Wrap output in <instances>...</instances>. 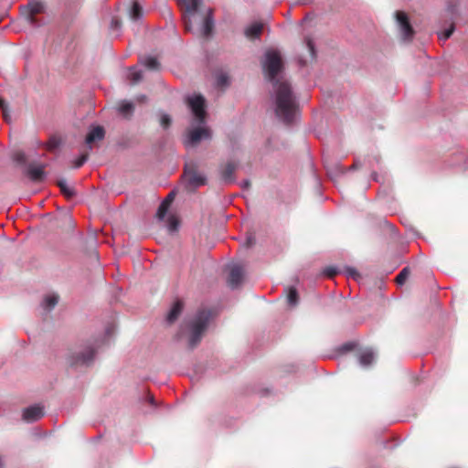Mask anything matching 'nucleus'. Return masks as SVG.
I'll list each match as a JSON object with an SVG mask.
<instances>
[{
  "mask_svg": "<svg viewBox=\"0 0 468 468\" xmlns=\"http://www.w3.org/2000/svg\"><path fill=\"white\" fill-rule=\"evenodd\" d=\"M454 31V26L452 25L449 28L445 29L441 33L439 34V39L441 41H446L451 37Z\"/></svg>",
  "mask_w": 468,
  "mask_h": 468,
  "instance_id": "obj_32",
  "label": "nucleus"
},
{
  "mask_svg": "<svg viewBox=\"0 0 468 468\" xmlns=\"http://www.w3.org/2000/svg\"><path fill=\"white\" fill-rule=\"evenodd\" d=\"M105 131L102 126L93 127L86 135L85 143L88 145L89 151L92 149L91 144L97 141H101L104 138Z\"/></svg>",
  "mask_w": 468,
  "mask_h": 468,
  "instance_id": "obj_14",
  "label": "nucleus"
},
{
  "mask_svg": "<svg viewBox=\"0 0 468 468\" xmlns=\"http://www.w3.org/2000/svg\"><path fill=\"white\" fill-rule=\"evenodd\" d=\"M243 270L240 265L235 264L231 266L228 278L229 286L231 289H236L242 282Z\"/></svg>",
  "mask_w": 468,
  "mask_h": 468,
  "instance_id": "obj_13",
  "label": "nucleus"
},
{
  "mask_svg": "<svg viewBox=\"0 0 468 468\" xmlns=\"http://www.w3.org/2000/svg\"><path fill=\"white\" fill-rule=\"evenodd\" d=\"M184 308V303L181 300L177 299L169 310L165 321L168 324H174L181 314Z\"/></svg>",
  "mask_w": 468,
  "mask_h": 468,
  "instance_id": "obj_16",
  "label": "nucleus"
},
{
  "mask_svg": "<svg viewBox=\"0 0 468 468\" xmlns=\"http://www.w3.org/2000/svg\"><path fill=\"white\" fill-rule=\"evenodd\" d=\"M89 158V150L86 153L81 154L73 164L74 168H80L88 160Z\"/></svg>",
  "mask_w": 468,
  "mask_h": 468,
  "instance_id": "obj_30",
  "label": "nucleus"
},
{
  "mask_svg": "<svg viewBox=\"0 0 468 468\" xmlns=\"http://www.w3.org/2000/svg\"><path fill=\"white\" fill-rule=\"evenodd\" d=\"M58 303V296L57 294H49L45 296L42 302L44 309L49 311L53 309Z\"/></svg>",
  "mask_w": 468,
  "mask_h": 468,
  "instance_id": "obj_23",
  "label": "nucleus"
},
{
  "mask_svg": "<svg viewBox=\"0 0 468 468\" xmlns=\"http://www.w3.org/2000/svg\"><path fill=\"white\" fill-rule=\"evenodd\" d=\"M214 28V18H213V11L211 8L207 10V13L203 20L202 25V34L205 37H209Z\"/></svg>",
  "mask_w": 468,
  "mask_h": 468,
  "instance_id": "obj_18",
  "label": "nucleus"
},
{
  "mask_svg": "<svg viewBox=\"0 0 468 468\" xmlns=\"http://www.w3.org/2000/svg\"><path fill=\"white\" fill-rule=\"evenodd\" d=\"M8 108L9 107H8L7 101L5 99L0 97V110H1V112L2 111H6V109H8Z\"/></svg>",
  "mask_w": 468,
  "mask_h": 468,
  "instance_id": "obj_45",
  "label": "nucleus"
},
{
  "mask_svg": "<svg viewBox=\"0 0 468 468\" xmlns=\"http://www.w3.org/2000/svg\"><path fill=\"white\" fill-rule=\"evenodd\" d=\"M135 101L138 103H144L147 101V97H146V95L141 94V95L136 96Z\"/></svg>",
  "mask_w": 468,
  "mask_h": 468,
  "instance_id": "obj_46",
  "label": "nucleus"
},
{
  "mask_svg": "<svg viewBox=\"0 0 468 468\" xmlns=\"http://www.w3.org/2000/svg\"><path fill=\"white\" fill-rule=\"evenodd\" d=\"M239 186L243 190H248L250 187V181L249 179H244L239 183Z\"/></svg>",
  "mask_w": 468,
  "mask_h": 468,
  "instance_id": "obj_44",
  "label": "nucleus"
},
{
  "mask_svg": "<svg viewBox=\"0 0 468 468\" xmlns=\"http://www.w3.org/2000/svg\"><path fill=\"white\" fill-rule=\"evenodd\" d=\"M140 63L151 70H158L160 69L159 61L156 58L152 56H147L141 58Z\"/></svg>",
  "mask_w": 468,
  "mask_h": 468,
  "instance_id": "obj_22",
  "label": "nucleus"
},
{
  "mask_svg": "<svg viewBox=\"0 0 468 468\" xmlns=\"http://www.w3.org/2000/svg\"><path fill=\"white\" fill-rule=\"evenodd\" d=\"M451 13H452V14H453V13H454V8H453V7H452V8H451Z\"/></svg>",
  "mask_w": 468,
  "mask_h": 468,
  "instance_id": "obj_50",
  "label": "nucleus"
},
{
  "mask_svg": "<svg viewBox=\"0 0 468 468\" xmlns=\"http://www.w3.org/2000/svg\"><path fill=\"white\" fill-rule=\"evenodd\" d=\"M2 115H3L4 120L7 123H10L12 122V115H11V112H10L9 108L6 109V111H2Z\"/></svg>",
  "mask_w": 468,
  "mask_h": 468,
  "instance_id": "obj_41",
  "label": "nucleus"
},
{
  "mask_svg": "<svg viewBox=\"0 0 468 468\" xmlns=\"http://www.w3.org/2000/svg\"><path fill=\"white\" fill-rule=\"evenodd\" d=\"M187 103L195 120L200 124L204 123L207 116L205 98L202 95L188 97Z\"/></svg>",
  "mask_w": 468,
  "mask_h": 468,
  "instance_id": "obj_6",
  "label": "nucleus"
},
{
  "mask_svg": "<svg viewBox=\"0 0 468 468\" xmlns=\"http://www.w3.org/2000/svg\"><path fill=\"white\" fill-rule=\"evenodd\" d=\"M410 275V268L409 267H405L403 268L399 273L397 275L396 277V282L399 284V285H402L404 284V282H406V280L408 279Z\"/></svg>",
  "mask_w": 468,
  "mask_h": 468,
  "instance_id": "obj_28",
  "label": "nucleus"
},
{
  "mask_svg": "<svg viewBox=\"0 0 468 468\" xmlns=\"http://www.w3.org/2000/svg\"><path fill=\"white\" fill-rule=\"evenodd\" d=\"M179 226L178 220L175 217H170L168 219V229L170 231H176Z\"/></svg>",
  "mask_w": 468,
  "mask_h": 468,
  "instance_id": "obj_36",
  "label": "nucleus"
},
{
  "mask_svg": "<svg viewBox=\"0 0 468 468\" xmlns=\"http://www.w3.org/2000/svg\"><path fill=\"white\" fill-rule=\"evenodd\" d=\"M179 4L185 7V14L183 16L185 29L186 31H192L193 26L191 23L190 16H195L197 11V7L201 3V0H178Z\"/></svg>",
  "mask_w": 468,
  "mask_h": 468,
  "instance_id": "obj_7",
  "label": "nucleus"
},
{
  "mask_svg": "<svg viewBox=\"0 0 468 468\" xmlns=\"http://www.w3.org/2000/svg\"><path fill=\"white\" fill-rule=\"evenodd\" d=\"M345 273L346 274L347 277H351L354 280H357L360 277L358 271L353 267H346Z\"/></svg>",
  "mask_w": 468,
  "mask_h": 468,
  "instance_id": "obj_35",
  "label": "nucleus"
},
{
  "mask_svg": "<svg viewBox=\"0 0 468 468\" xmlns=\"http://www.w3.org/2000/svg\"><path fill=\"white\" fill-rule=\"evenodd\" d=\"M131 84H136L140 82L143 79V72L140 69H136L135 67H131L129 69V74L127 76Z\"/></svg>",
  "mask_w": 468,
  "mask_h": 468,
  "instance_id": "obj_24",
  "label": "nucleus"
},
{
  "mask_svg": "<svg viewBox=\"0 0 468 468\" xmlns=\"http://www.w3.org/2000/svg\"><path fill=\"white\" fill-rule=\"evenodd\" d=\"M287 302L291 306H296L299 303V294L297 290L294 287H290L288 289L287 294Z\"/></svg>",
  "mask_w": 468,
  "mask_h": 468,
  "instance_id": "obj_25",
  "label": "nucleus"
},
{
  "mask_svg": "<svg viewBox=\"0 0 468 468\" xmlns=\"http://www.w3.org/2000/svg\"><path fill=\"white\" fill-rule=\"evenodd\" d=\"M263 30V24L261 22H253L248 26L244 30V35L250 39L260 38Z\"/></svg>",
  "mask_w": 468,
  "mask_h": 468,
  "instance_id": "obj_17",
  "label": "nucleus"
},
{
  "mask_svg": "<svg viewBox=\"0 0 468 468\" xmlns=\"http://www.w3.org/2000/svg\"><path fill=\"white\" fill-rule=\"evenodd\" d=\"M106 334H107V335H109V334H110V329H109V328H107V329H106Z\"/></svg>",
  "mask_w": 468,
  "mask_h": 468,
  "instance_id": "obj_51",
  "label": "nucleus"
},
{
  "mask_svg": "<svg viewBox=\"0 0 468 468\" xmlns=\"http://www.w3.org/2000/svg\"><path fill=\"white\" fill-rule=\"evenodd\" d=\"M299 64H300L302 67H303V66H305L306 62H305L303 59L300 58V59H299Z\"/></svg>",
  "mask_w": 468,
  "mask_h": 468,
  "instance_id": "obj_49",
  "label": "nucleus"
},
{
  "mask_svg": "<svg viewBox=\"0 0 468 468\" xmlns=\"http://www.w3.org/2000/svg\"><path fill=\"white\" fill-rule=\"evenodd\" d=\"M60 145V140L56 137H51L47 143V148L49 151L57 149Z\"/></svg>",
  "mask_w": 468,
  "mask_h": 468,
  "instance_id": "obj_34",
  "label": "nucleus"
},
{
  "mask_svg": "<svg viewBox=\"0 0 468 468\" xmlns=\"http://www.w3.org/2000/svg\"><path fill=\"white\" fill-rule=\"evenodd\" d=\"M324 273L328 277H334L335 274L338 273V271L336 268L328 267L324 270Z\"/></svg>",
  "mask_w": 468,
  "mask_h": 468,
  "instance_id": "obj_40",
  "label": "nucleus"
},
{
  "mask_svg": "<svg viewBox=\"0 0 468 468\" xmlns=\"http://www.w3.org/2000/svg\"><path fill=\"white\" fill-rule=\"evenodd\" d=\"M57 186L59 187L61 194L67 198L70 199L76 196V191L73 186L68 185L66 179L60 178L57 181Z\"/></svg>",
  "mask_w": 468,
  "mask_h": 468,
  "instance_id": "obj_19",
  "label": "nucleus"
},
{
  "mask_svg": "<svg viewBox=\"0 0 468 468\" xmlns=\"http://www.w3.org/2000/svg\"><path fill=\"white\" fill-rule=\"evenodd\" d=\"M212 313L210 310H198L192 320L185 322V324L180 326L179 332L176 336V339L179 340L182 337L184 326L187 327L189 330L188 347L190 349H194L200 343L203 334L207 328Z\"/></svg>",
  "mask_w": 468,
  "mask_h": 468,
  "instance_id": "obj_2",
  "label": "nucleus"
},
{
  "mask_svg": "<svg viewBox=\"0 0 468 468\" xmlns=\"http://www.w3.org/2000/svg\"><path fill=\"white\" fill-rule=\"evenodd\" d=\"M261 65L265 79L271 82V85L276 84V81L288 80L282 75L284 66L280 51L276 49L267 50L264 54Z\"/></svg>",
  "mask_w": 468,
  "mask_h": 468,
  "instance_id": "obj_3",
  "label": "nucleus"
},
{
  "mask_svg": "<svg viewBox=\"0 0 468 468\" xmlns=\"http://www.w3.org/2000/svg\"><path fill=\"white\" fill-rule=\"evenodd\" d=\"M121 26H122L121 21L118 18L113 17L111 21L110 28L112 30H120Z\"/></svg>",
  "mask_w": 468,
  "mask_h": 468,
  "instance_id": "obj_37",
  "label": "nucleus"
},
{
  "mask_svg": "<svg viewBox=\"0 0 468 468\" xmlns=\"http://www.w3.org/2000/svg\"><path fill=\"white\" fill-rule=\"evenodd\" d=\"M120 114L125 119H130L134 112V105L128 101H122L118 108Z\"/></svg>",
  "mask_w": 468,
  "mask_h": 468,
  "instance_id": "obj_21",
  "label": "nucleus"
},
{
  "mask_svg": "<svg viewBox=\"0 0 468 468\" xmlns=\"http://www.w3.org/2000/svg\"><path fill=\"white\" fill-rule=\"evenodd\" d=\"M239 165L234 161H229L225 165H221L218 168L220 180L225 185L236 183L235 171Z\"/></svg>",
  "mask_w": 468,
  "mask_h": 468,
  "instance_id": "obj_9",
  "label": "nucleus"
},
{
  "mask_svg": "<svg viewBox=\"0 0 468 468\" xmlns=\"http://www.w3.org/2000/svg\"><path fill=\"white\" fill-rule=\"evenodd\" d=\"M130 16L133 20H138L143 16V7L138 2H133L130 10Z\"/></svg>",
  "mask_w": 468,
  "mask_h": 468,
  "instance_id": "obj_26",
  "label": "nucleus"
},
{
  "mask_svg": "<svg viewBox=\"0 0 468 468\" xmlns=\"http://www.w3.org/2000/svg\"><path fill=\"white\" fill-rule=\"evenodd\" d=\"M102 341L103 339H95L90 343L85 344L80 350L71 351L67 358L69 366H90L93 362Z\"/></svg>",
  "mask_w": 468,
  "mask_h": 468,
  "instance_id": "obj_4",
  "label": "nucleus"
},
{
  "mask_svg": "<svg viewBox=\"0 0 468 468\" xmlns=\"http://www.w3.org/2000/svg\"><path fill=\"white\" fill-rule=\"evenodd\" d=\"M211 138V133L208 128L198 127L193 129L186 141V145H196L202 140H207Z\"/></svg>",
  "mask_w": 468,
  "mask_h": 468,
  "instance_id": "obj_10",
  "label": "nucleus"
},
{
  "mask_svg": "<svg viewBox=\"0 0 468 468\" xmlns=\"http://www.w3.org/2000/svg\"><path fill=\"white\" fill-rule=\"evenodd\" d=\"M304 44L310 53V57L312 59H315L316 58V49H315V45H314V40L312 39V37H304Z\"/></svg>",
  "mask_w": 468,
  "mask_h": 468,
  "instance_id": "obj_27",
  "label": "nucleus"
},
{
  "mask_svg": "<svg viewBox=\"0 0 468 468\" xmlns=\"http://www.w3.org/2000/svg\"><path fill=\"white\" fill-rule=\"evenodd\" d=\"M45 165H28L27 174L33 182H42L46 178V173L44 171Z\"/></svg>",
  "mask_w": 468,
  "mask_h": 468,
  "instance_id": "obj_15",
  "label": "nucleus"
},
{
  "mask_svg": "<svg viewBox=\"0 0 468 468\" xmlns=\"http://www.w3.org/2000/svg\"><path fill=\"white\" fill-rule=\"evenodd\" d=\"M356 344L352 342L346 343L340 346V351L348 352L355 348Z\"/></svg>",
  "mask_w": 468,
  "mask_h": 468,
  "instance_id": "obj_39",
  "label": "nucleus"
},
{
  "mask_svg": "<svg viewBox=\"0 0 468 468\" xmlns=\"http://www.w3.org/2000/svg\"><path fill=\"white\" fill-rule=\"evenodd\" d=\"M255 243H256V239H255V237L252 234L247 236V238H246V246L248 248L252 247Z\"/></svg>",
  "mask_w": 468,
  "mask_h": 468,
  "instance_id": "obj_42",
  "label": "nucleus"
},
{
  "mask_svg": "<svg viewBox=\"0 0 468 468\" xmlns=\"http://www.w3.org/2000/svg\"><path fill=\"white\" fill-rule=\"evenodd\" d=\"M44 416V408L40 405H33L23 410L22 419L26 422L33 423Z\"/></svg>",
  "mask_w": 468,
  "mask_h": 468,
  "instance_id": "obj_11",
  "label": "nucleus"
},
{
  "mask_svg": "<svg viewBox=\"0 0 468 468\" xmlns=\"http://www.w3.org/2000/svg\"><path fill=\"white\" fill-rule=\"evenodd\" d=\"M359 163L357 161H356L353 165L350 167V169H356L359 167Z\"/></svg>",
  "mask_w": 468,
  "mask_h": 468,
  "instance_id": "obj_48",
  "label": "nucleus"
},
{
  "mask_svg": "<svg viewBox=\"0 0 468 468\" xmlns=\"http://www.w3.org/2000/svg\"><path fill=\"white\" fill-rule=\"evenodd\" d=\"M15 160L18 164L24 165L27 162V156H26V154L24 153L19 152V153L16 154Z\"/></svg>",
  "mask_w": 468,
  "mask_h": 468,
  "instance_id": "obj_38",
  "label": "nucleus"
},
{
  "mask_svg": "<svg viewBox=\"0 0 468 468\" xmlns=\"http://www.w3.org/2000/svg\"><path fill=\"white\" fill-rule=\"evenodd\" d=\"M376 357L372 349H366L358 355V362L362 367L372 365Z\"/></svg>",
  "mask_w": 468,
  "mask_h": 468,
  "instance_id": "obj_20",
  "label": "nucleus"
},
{
  "mask_svg": "<svg viewBox=\"0 0 468 468\" xmlns=\"http://www.w3.org/2000/svg\"><path fill=\"white\" fill-rule=\"evenodd\" d=\"M172 123L171 117L166 113H162L160 116V124L164 129L169 128Z\"/></svg>",
  "mask_w": 468,
  "mask_h": 468,
  "instance_id": "obj_33",
  "label": "nucleus"
},
{
  "mask_svg": "<svg viewBox=\"0 0 468 468\" xmlns=\"http://www.w3.org/2000/svg\"><path fill=\"white\" fill-rule=\"evenodd\" d=\"M270 91L275 116L285 125L294 123L299 114V103L289 80L276 81Z\"/></svg>",
  "mask_w": 468,
  "mask_h": 468,
  "instance_id": "obj_1",
  "label": "nucleus"
},
{
  "mask_svg": "<svg viewBox=\"0 0 468 468\" xmlns=\"http://www.w3.org/2000/svg\"><path fill=\"white\" fill-rule=\"evenodd\" d=\"M169 206L166 204V202H162L160 206L158 207L156 217L159 220H164L165 217L166 216V213L168 211Z\"/></svg>",
  "mask_w": 468,
  "mask_h": 468,
  "instance_id": "obj_29",
  "label": "nucleus"
},
{
  "mask_svg": "<svg viewBox=\"0 0 468 468\" xmlns=\"http://www.w3.org/2000/svg\"><path fill=\"white\" fill-rule=\"evenodd\" d=\"M182 179L186 187L189 190H195L207 183L206 175L198 171V165L194 161L186 163Z\"/></svg>",
  "mask_w": 468,
  "mask_h": 468,
  "instance_id": "obj_5",
  "label": "nucleus"
},
{
  "mask_svg": "<svg viewBox=\"0 0 468 468\" xmlns=\"http://www.w3.org/2000/svg\"><path fill=\"white\" fill-rule=\"evenodd\" d=\"M25 8L27 9V19L28 23L33 27H39V23L36 18V16L43 12V4L40 2H29Z\"/></svg>",
  "mask_w": 468,
  "mask_h": 468,
  "instance_id": "obj_12",
  "label": "nucleus"
},
{
  "mask_svg": "<svg viewBox=\"0 0 468 468\" xmlns=\"http://www.w3.org/2000/svg\"><path fill=\"white\" fill-rule=\"evenodd\" d=\"M217 86L227 87L229 84V76L226 73H220L217 76Z\"/></svg>",
  "mask_w": 468,
  "mask_h": 468,
  "instance_id": "obj_31",
  "label": "nucleus"
},
{
  "mask_svg": "<svg viewBox=\"0 0 468 468\" xmlns=\"http://www.w3.org/2000/svg\"><path fill=\"white\" fill-rule=\"evenodd\" d=\"M175 196H176L175 191H171V192L167 195V197L165 198V200H164L163 202H166V204L170 207V204H171V202L174 200Z\"/></svg>",
  "mask_w": 468,
  "mask_h": 468,
  "instance_id": "obj_43",
  "label": "nucleus"
},
{
  "mask_svg": "<svg viewBox=\"0 0 468 468\" xmlns=\"http://www.w3.org/2000/svg\"><path fill=\"white\" fill-rule=\"evenodd\" d=\"M147 400L152 406H156V402L153 395L148 394Z\"/></svg>",
  "mask_w": 468,
  "mask_h": 468,
  "instance_id": "obj_47",
  "label": "nucleus"
},
{
  "mask_svg": "<svg viewBox=\"0 0 468 468\" xmlns=\"http://www.w3.org/2000/svg\"><path fill=\"white\" fill-rule=\"evenodd\" d=\"M396 18L399 27V31L404 41H410L414 36V30L410 23L407 14L403 11L396 12Z\"/></svg>",
  "mask_w": 468,
  "mask_h": 468,
  "instance_id": "obj_8",
  "label": "nucleus"
}]
</instances>
